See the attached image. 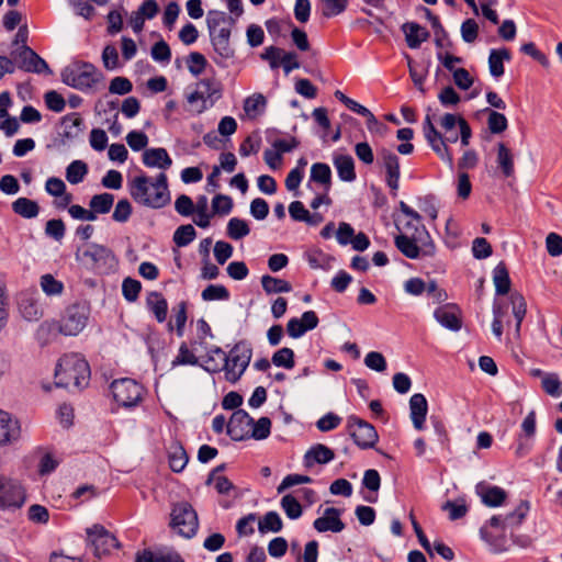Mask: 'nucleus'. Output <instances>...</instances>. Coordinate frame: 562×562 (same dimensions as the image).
<instances>
[{
    "instance_id": "nucleus-14",
    "label": "nucleus",
    "mask_w": 562,
    "mask_h": 562,
    "mask_svg": "<svg viewBox=\"0 0 562 562\" xmlns=\"http://www.w3.org/2000/svg\"><path fill=\"white\" fill-rule=\"evenodd\" d=\"M497 529L502 532L506 530L504 516L494 515L486 522V525L482 526L480 529L481 538L490 546L491 550L494 553H501L507 550V540L504 533L496 535L491 531L488 528Z\"/></svg>"
},
{
    "instance_id": "nucleus-42",
    "label": "nucleus",
    "mask_w": 562,
    "mask_h": 562,
    "mask_svg": "<svg viewBox=\"0 0 562 562\" xmlns=\"http://www.w3.org/2000/svg\"><path fill=\"white\" fill-rule=\"evenodd\" d=\"M87 173L88 166L82 160H74L66 168V179L71 184L82 182Z\"/></svg>"
},
{
    "instance_id": "nucleus-62",
    "label": "nucleus",
    "mask_w": 562,
    "mask_h": 562,
    "mask_svg": "<svg viewBox=\"0 0 562 562\" xmlns=\"http://www.w3.org/2000/svg\"><path fill=\"white\" fill-rule=\"evenodd\" d=\"M266 104V98L261 93H256L245 100L244 110L248 115L257 114L263 111Z\"/></svg>"
},
{
    "instance_id": "nucleus-59",
    "label": "nucleus",
    "mask_w": 562,
    "mask_h": 562,
    "mask_svg": "<svg viewBox=\"0 0 562 562\" xmlns=\"http://www.w3.org/2000/svg\"><path fill=\"white\" fill-rule=\"evenodd\" d=\"M424 11H425L426 18L429 20L432 31L435 33L436 45L438 47H442L443 46L442 41L448 36L447 32L445 31V29L437 15L432 14V12L427 8H424Z\"/></svg>"
},
{
    "instance_id": "nucleus-3",
    "label": "nucleus",
    "mask_w": 562,
    "mask_h": 562,
    "mask_svg": "<svg viewBox=\"0 0 562 562\" xmlns=\"http://www.w3.org/2000/svg\"><path fill=\"white\" fill-rule=\"evenodd\" d=\"M90 306L86 302L68 306L60 321L44 322L38 327V335L60 333L65 336H76L87 326Z\"/></svg>"
},
{
    "instance_id": "nucleus-6",
    "label": "nucleus",
    "mask_w": 562,
    "mask_h": 562,
    "mask_svg": "<svg viewBox=\"0 0 562 562\" xmlns=\"http://www.w3.org/2000/svg\"><path fill=\"white\" fill-rule=\"evenodd\" d=\"M75 257L80 265L91 270L105 271L116 265L113 251L95 243L78 247Z\"/></svg>"
},
{
    "instance_id": "nucleus-58",
    "label": "nucleus",
    "mask_w": 562,
    "mask_h": 562,
    "mask_svg": "<svg viewBox=\"0 0 562 562\" xmlns=\"http://www.w3.org/2000/svg\"><path fill=\"white\" fill-rule=\"evenodd\" d=\"M142 290V283L133 278H125L122 283V294L127 302H135Z\"/></svg>"
},
{
    "instance_id": "nucleus-33",
    "label": "nucleus",
    "mask_w": 562,
    "mask_h": 562,
    "mask_svg": "<svg viewBox=\"0 0 562 562\" xmlns=\"http://www.w3.org/2000/svg\"><path fill=\"white\" fill-rule=\"evenodd\" d=\"M493 282L495 292L498 295H505L510 290V278L507 267L504 262H499L493 270Z\"/></svg>"
},
{
    "instance_id": "nucleus-55",
    "label": "nucleus",
    "mask_w": 562,
    "mask_h": 562,
    "mask_svg": "<svg viewBox=\"0 0 562 562\" xmlns=\"http://www.w3.org/2000/svg\"><path fill=\"white\" fill-rule=\"evenodd\" d=\"M198 366L199 359L188 348L186 342H182L179 347V351L177 357L172 360L171 367L176 368L178 366Z\"/></svg>"
},
{
    "instance_id": "nucleus-25",
    "label": "nucleus",
    "mask_w": 562,
    "mask_h": 562,
    "mask_svg": "<svg viewBox=\"0 0 562 562\" xmlns=\"http://www.w3.org/2000/svg\"><path fill=\"white\" fill-rule=\"evenodd\" d=\"M61 137L64 140H72L80 136L83 131L85 122L79 113H69L61 117Z\"/></svg>"
},
{
    "instance_id": "nucleus-38",
    "label": "nucleus",
    "mask_w": 562,
    "mask_h": 562,
    "mask_svg": "<svg viewBox=\"0 0 562 562\" xmlns=\"http://www.w3.org/2000/svg\"><path fill=\"white\" fill-rule=\"evenodd\" d=\"M497 164L504 177L509 178L514 175V156L504 143L497 145Z\"/></svg>"
},
{
    "instance_id": "nucleus-56",
    "label": "nucleus",
    "mask_w": 562,
    "mask_h": 562,
    "mask_svg": "<svg viewBox=\"0 0 562 562\" xmlns=\"http://www.w3.org/2000/svg\"><path fill=\"white\" fill-rule=\"evenodd\" d=\"M271 429V420L268 417H260L257 422L254 420L250 429V438L256 440H263L269 437Z\"/></svg>"
},
{
    "instance_id": "nucleus-63",
    "label": "nucleus",
    "mask_w": 562,
    "mask_h": 562,
    "mask_svg": "<svg viewBox=\"0 0 562 562\" xmlns=\"http://www.w3.org/2000/svg\"><path fill=\"white\" fill-rule=\"evenodd\" d=\"M364 364L376 372H383L387 367L384 356L379 351L368 352L364 357Z\"/></svg>"
},
{
    "instance_id": "nucleus-53",
    "label": "nucleus",
    "mask_w": 562,
    "mask_h": 562,
    "mask_svg": "<svg viewBox=\"0 0 562 562\" xmlns=\"http://www.w3.org/2000/svg\"><path fill=\"white\" fill-rule=\"evenodd\" d=\"M541 386L547 394L553 397H559L562 394V382L557 373H546Z\"/></svg>"
},
{
    "instance_id": "nucleus-12",
    "label": "nucleus",
    "mask_w": 562,
    "mask_h": 562,
    "mask_svg": "<svg viewBox=\"0 0 562 562\" xmlns=\"http://www.w3.org/2000/svg\"><path fill=\"white\" fill-rule=\"evenodd\" d=\"M423 131L425 138L427 139L429 146L431 149L440 157L441 160L448 164L450 169L453 168L454 161L453 156L450 151V149L447 146V140L442 136L440 132L437 131L435 125L431 122V117L429 114L426 115L424 124H423Z\"/></svg>"
},
{
    "instance_id": "nucleus-11",
    "label": "nucleus",
    "mask_w": 562,
    "mask_h": 562,
    "mask_svg": "<svg viewBox=\"0 0 562 562\" xmlns=\"http://www.w3.org/2000/svg\"><path fill=\"white\" fill-rule=\"evenodd\" d=\"M347 429L353 442L360 449L373 448L379 440L375 428L364 419L355 415L348 417Z\"/></svg>"
},
{
    "instance_id": "nucleus-23",
    "label": "nucleus",
    "mask_w": 562,
    "mask_h": 562,
    "mask_svg": "<svg viewBox=\"0 0 562 562\" xmlns=\"http://www.w3.org/2000/svg\"><path fill=\"white\" fill-rule=\"evenodd\" d=\"M142 160L146 167L158 168L162 171L168 170L172 165L171 157L162 147L145 149L142 156Z\"/></svg>"
},
{
    "instance_id": "nucleus-24",
    "label": "nucleus",
    "mask_w": 562,
    "mask_h": 562,
    "mask_svg": "<svg viewBox=\"0 0 562 562\" xmlns=\"http://www.w3.org/2000/svg\"><path fill=\"white\" fill-rule=\"evenodd\" d=\"M409 411L414 427L417 430L424 429L428 412V403L426 397L420 393L413 394L409 398Z\"/></svg>"
},
{
    "instance_id": "nucleus-35",
    "label": "nucleus",
    "mask_w": 562,
    "mask_h": 562,
    "mask_svg": "<svg viewBox=\"0 0 562 562\" xmlns=\"http://www.w3.org/2000/svg\"><path fill=\"white\" fill-rule=\"evenodd\" d=\"M211 42L216 53L214 61L221 67H226L228 60H231L235 54L229 40H211Z\"/></svg>"
},
{
    "instance_id": "nucleus-15",
    "label": "nucleus",
    "mask_w": 562,
    "mask_h": 562,
    "mask_svg": "<svg viewBox=\"0 0 562 562\" xmlns=\"http://www.w3.org/2000/svg\"><path fill=\"white\" fill-rule=\"evenodd\" d=\"M87 536L95 557L109 553L111 548H120L117 539L100 524L87 528Z\"/></svg>"
},
{
    "instance_id": "nucleus-51",
    "label": "nucleus",
    "mask_w": 562,
    "mask_h": 562,
    "mask_svg": "<svg viewBox=\"0 0 562 562\" xmlns=\"http://www.w3.org/2000/svg\"><path fill=\"white\" fill-rule=\"evenodd\" d=\"M280 505L288 518L294 520L302 516V506L292 494L284 495L281 498Z\"/></svg>"
},
{
    "instance_id": "nucleus-39",
    "label": "nucleus",
    "mask_w": 562,
    "mask_h": 562,
    "mask_svg": "<svg viewBox=\"0 0 562 562\" xmlns=\"http://www.w3.org/2000/svg\"><path fill=\"white\" fill-rule=\"evenodd\" d=\"M12 210L24 218H33L38 215V204L27 198H19L12 203Z\"/></svg>"
},
{
    "instance_id": "nucleus-26",
    "label": "nucleus",
    "mask_w": 562,
    "mask_h": 562,
    "mask_svg": "<svg viewBox=\"0 0 562 562\" xmlns=\"http://www.w3.org/2000/svg\"><path fill=\"white\" fill-rule=\"evenodd\" d=\"M335 458L334 451L323 443L312 446L304 454V465L312 468L314 464H327Z\"/></svg>"
},
{
    "instance_id": "nucleus-32",
    "label": "nucleus",
    "mask_w": 562,
    "mask_h": 562,
    "mask_svg": "<svg viewBox=\"0 0 562 562\" xmlns=\"http://www.w3.org/2000/svg\"><path fill=\"white\" fill-rule=\"evenodd\" d=\"M22 317L29 322L38 321L43 316L41 304L32 296H23L19 302Z\"/></svg>"
},
{
    "instance_id": "nucleus-10",
    "label": "nucleus",
    "mask_w": 562,
    "mask_h": 562,
    "mask_svg": "<svg viewBox=\"0 0 562 562\" xmlns=\"http://www.w3.org/2000/svg\"><path fill=\"white\" fill-rule=\"evenodd\" d=\"M509 307H512V313L515 318L516 335L519 336L521 323L527 313L526 300L520 293H510L508 302L495 300L493 303V316L496 317V314H499V318L504 321L508 316Z\"/></svg>"
},
{
    "instance_id": "nucleus-36",
    "label": "nucleus",
    "mask_w": 562,
    "mask_h": 562,
    "mask_svg": "<svg viewBox=\"0 0 562 562\" xmlns=\"http://www.w3.org/2000/svg\"><path fill=\"white\" fill-rule=\"evenodd\" d=\"M223 358L224 350L221 347H212L206 353L204 364H201V367L210 373H220L225 368Z\"/></svg>"
},
{
    "instance_id": "nucleus-2",
    "label": "nucleus",
    "mask_w": 562,
    "mask_h": 562,
    "mask_svg": "<svg viewBox=\"0 0 562 562\" xmlns=\"http://www.w3.org/2000/svg\"><path fill=\"white\" fill-rule=\"evenodd\" d=\"M55 386L82 390L90 381L89 363L78 353L64 355L55 370Z\"/></svg>"
},
{
    "instance_id": "nucleus-7",
    "label": "nucleus",
    "mask_w": 562,
    "mask_h": 562,
    "mask_svg": "<svg viewBox=\"0 0 562 562\" xmlns=\"http://www.w3.org/2000/svg\"><path fill=\"white\" fill-rule=\"evenodd\" d=\"M252 357V349L249 344L241 340L235 344L228 353L224 351L223 368L225 379L235 384L239 381L248 368Z\"/></svg>"
},
{
    "instance_id": "nucleus-20",
    "label": "nucleus",
    "mask_w": 562,
    "mask_h": 562,
    "mask_svg": "<svg viewBox=\"0 0 562 562\" xmlns=\"http://www.w3.org/2000/svg\"><path fill=\"white\" fill-rule=\"evenodd\" d=\"M341 510L335 507H327L322 517L314 520L313 527L318 532H340L345 529V522L340 519Z\"/></svg>"
},
{
    "instance_id": "nucleus-27",
    "label": "nucleus",
    "mask_w": 562,
    "mask_h": 562,
    "mask_svg": "<svg viewBox=\"0 0 562 562\" xmlns=\"http://www.w3.org/2000/svg\"><path fill=\"white\" fill-rule=\"evenodd\" d=\"M333 164L341 181L352 182L357 178L355 160L348 154H334Z\"/></svg>"
},
{
    "instance_id": "nucleus-41",
    "label": "nucleus",
    "mask_w": 562,
    "mask_h": 562,
    "mask_svg": "<svg viewBox=\"0 0 562 562\" xmlns=\"http://www.w3.org/2000/svg\"><path fill=\"white\" fill-rule=\"evenodd\" d=\"M114 202V196L111 193L95 194L91 198L89 206L91 212L97 214H106L110 212Z\"/></svg>"
},
{
    "instance_id": "nucleus-5",
    "label": "nucleus",
    "mask_w": 562,
    "mask_h": 562,
    "mask_svg": "<svg viewBox=\"0 0 562 562\" xmlns=\"http://www.w3.org/2000/svg\"><path fill=\"white\" fill-rule=\"evenodd\" d=\"M103 79V74L94 65L86 61H77L61 71L63 82L80 91L92 89Z\"/></svg>"
},
{
    "instance_id": "nucleus-16",
    "label": "nucleus",
    "mask_w": 562,
    "mask_h": 562,
    "mask_svg": "<svg viewBox=\"0 0 562 562\" xmlns=\"http://www.w3.org/2000/svg\"><path fill=\"white\" fill-rule=\"evenodd\" d=\"M12 56L19 61V68L33 74H52L48 64L31 47H20Z\"/></svg>"
},
{
    "instance_id": "nucleus-49",
    "label": "nucleus",
    "mask_w": 562,
    "mask_h": 562,
    "mask_svg": "<svg viewBox=\"0 0 562 562\" xmlns=\"http://www.w3.org/2000/svg\"><path fill=\"white\" fill-rule=\"evenodd\" d=\"M294 351L289 347L277 350L271 358V362L279 368L293 369L295 366Z\"/></svg>"
},
{
    "instance_id": "nucleus-31",
    "label": "nucleus",
    "mask_w": 562,
    "mask_h": 562,
    "mask_svg": "<svg viewBox=\"0 0 562 562\" xmlns=\"http://www.w3.org/2000/svg\"><path fill=\"white\" fill-rule=\"evenodd\" d=\"M510 59V53L507 48L491 49L488 56V69L491 76L499 78L504 75V60Z\"/></svg>"
},
{
    "instance_id": "nucleus-48",
    "label": "nucleus",
    "mask_w": 562,
    "mask_h": 562,
    "mask_svg": "<svg viewBox=\"0 0 562 562\" xmlns=\"http://www.w3.org/2000/svg\"><path fill=\"white\" fill-rule=\"evenodd\" d=\"M196 237V232L191 224L179 226L173 233V243L178 247H186L191 244Z\"/></svg>"
},
{
    "instance_id": "nucleus-21",
    "label": "nucleus",
    "mask_w": 562,
    "mask_h": 562,
    "mask_svg": "<svg viewBox=\"0 0 562 562\" xmlns=\"http://www.w3.org/2000/svg\"><path fill=\"white\" fill-rule=\"evenodd\" d=\"M318 317L314 311H306L301 318L293 317L286 324V333L291 338H300L306 331L312 330L318 325Z\"/></svg>"
},
{
    "instance_id": "nucleus-1",
    "label": "nucleus",
    "mask_w": 562,
    "mask_h": 562,
    "mask_svg": "<svg viewBox=\"0 0 562 562\" xmlns=\"http://www.w3.org/2000/svg\"><path fill=\"white\" fill-rule=\"evenodd\" d=\"M127 187L131 198L142 206L158 210L171 201L168 177L165 172L156 177L140 172L128 181Z\"/></svg>"
},
{
    "instance_id": "nucleus-30",
    "label": "nucleus",
    "mask_w": 562,
    "mask_h": 562,
    "mask_svg": "<svg viewBox=\"0 0 562 562\" xmlns=\"http://www.w3.org/2000/svg\"><path fill=\"white\" fill-rule=\"evenodd\" d=\"M146 305L158 323H164L167 319L168 303L160 292H149L146 297Z\"/></svg>"
},
{
    "instance_id": "nucleus-9",
    "label": "nucleus",
    "mask_w": 562,
    "mask_h": 562,
    "mask_svg": "<svg viewBox=\"0 0 562 562\" xmlns=\"http://www.w3.org/2000/svg\"><path fill=\"white\" fill-rule=\"evenodd\" d=\"M111 392L114 401L122 407L132 408L137 406L145 394L144 386L133 379L115 380L111 383Z\"/></svg>"
},
{
    "instance_id": "nucleus-50",
    "label": "nucleus",
    "mask_w": 562,
    "mask_h": 562,
    "mask_svg": "<svg viewBox=\"0 0 562 562\" xmlns=\"http://www.w3.org/2000/svg\"><path fill=\"white\" fill-rule=\"evenodd\" d=\"M485 112L488 113L487 126L492 134H501L507 130L508 121L503 113L491 109H485Z\"/></svg>"
},
{
    "instance_id": "nucleus-64",
    "label": "nucleus",
    "mask_w": 562,
    "mask_h": 562,
    "mask_svg": "<svg viewBox=\"0 0 562 562\" xmlns=\"http://www.w3.org/2000/svg\"><path fill=\"white\" fill-rule=\"evenodd\" d=\"M150 55L154 60L159 63H169L171 59L170 47L164 40L153 45Z\"/></svg>"
},
{
    "instance_id": "nucleus-28",
    "label": "nucleus",
    "mask_w": 562,
    "mask_h": 562,
    "mask_svg": "<svg viewBox=\"0 0 562 562\" xmlns=\"http://www.w3.org/2000/svg\"><path fill=\"white\" fill-rule=\"evenodd\" d=\"M477 494L482 503L487 507H498L504 504L507 493L504 488L495 485H479Z\"/></svg>"
},
{
    "instance_id": "nucleus-18",
    "label": "nucleus",
    "mask_w": 562,
    "mask_h": 562,
    "mask_svg": "<svg viewBox=\"0 0 562 562\" xmlns=\"http://www.w3.org/2000/svg\"><path fill=\"white\" fill-rule=\"evenodd\" d=\"M435 319L451 331H459L462 327L461 311L456 304H443L434 312Z\"/></svg>"
},
{
    "instance_id": "nucleus-61",
    "label": "nucleus",
    "mask_w": 562,
    "mask_h": 562,
    "mask_svg": "<svg viewBox=\"0 0 562 562\" xmlns=\"http://www.w3.org/2000/svg\"><path fill=\"white\" fill-rule=\"evenodd\" d=\"M206 64L207 61L205 57L198 52L190 53V55L187 58L188 69L195 77L201 75L205 70Z\"/></svg>"
},
{
    "instance_id": "nucleus-22",
    "label": "nucleus",
    "mask_w": 562,
    "mask_h": 562,
    "mask_svg": "<svg viewBox=\"0 0 562 562\" xmlns=\"http://www.w3.org/2000/svg\"><path fill=\"white\" fill-rule=\"evenodd\" d=\"M21 436V426L11 414L0 411V446L16 441Z\"/></svg>"
},
{
    "instance_id": "nucleus-29",
    "label": "nucleus",
    "mask_w": 562,
    "mask_h": 562,
    "mask_svg": "<svg viewBox=\"0 0 562 562\" xmlns=\"http://www.w3.org/2000/svg\"><path fill=\"white\" fill-rule=\"evenodd\" d=\"M406 36L407 46L412 49L418 48L429 37V32L416 22H407L402 26Z\"/></svg>"
},
{
    "instance_id": "nucleus-54",
    "label": "nucleus",
    "mask_w": 562,
    "mask_h": 562,
    "mask_svg": "<svg viewBox=\"0 0 562 562\" xmlns=\"http://www.w3.org/2000/svg\"><path fill=\"white\" fill-rule=\"evenodd\" d=\"M441 509L448 513L451 520L460 519L468 513V506L463 499L447 501L442 504Z\"/></svg>"
},
{
    "instance_id": "nucleus-34",
    "label": "nucleus",
    "mask_w": 562,
    "mask_h": 562,
    "mask_svg": "<svg viewBox=\"0 0 562 562\" xmlns=\"http://www.w3.org/2000/svg\"><path fill=\"white\" fill-rule=\"evenodd\" d=\"M310 181L324 186L328 192L331 186V170L325 162H315L311 167Z\"/></svg>"
},
{
    "instance_id": "nucleus-8",
    "label": "nucleus",
    "mask_w": 562,
    "mask_h": 562,
    "mask_svg": "<svg viewBox=\"0 0 562 562\" xmlns=\"http://www.w3.org/2000/svg\"><path fill=\"white\" fill-rule=\"evenodd\" d=\"M170 527L177 533L186 539H191L196 535L199 528L198 514L187 502L173 505L171 510Z\"/></svg>"
},
{
    "instance_id": "nucleus-57",
    "label": "nucleus",
    "mask_w": 562,
    "mask_h": 562,
    "mask_svg": "<svg viewBox=\"0 0 562 562\" xmlns=\"http://www.w3.org/2000/svg\"><path fill=\"white\" fill-rule=\"evenodd\" d=\"M322 14L331 18L341 14L348 5V0H321Z\"/></svg>"
},
{
    "instance_id": "nucleus-46",
    "label": "nucleus",
    "mask_w": 562,
    "mask_h": 562,
    "mask_svg": "<svg viewBox=\"0 0 562 562\" xmlns=\"http://www.w3.org/2000/svg\"><path fill=\"white\" fill-rule=\"evenodd\" d=\"M236 20L233 16H228L223 11L211 10L206 16V24L209 31L216 30L217 27L234 25Z\"/></svg>"
},
{
    "instance_id": "nucleus-19",
    "label": "nucleus",
    "mask_w": 562,
    "mask_h": 562,
    "mask_svg": "<svg viewBox=\"0 0 562 562\" xmlns=\"http://www.w3.org/2000/svg\"><path fill=\"white\" fill-rule=\"evenodd\" d=\"M380 157L386 170V184L391 189L393 195H396L401 177L400 159L389 149H382L380 151Z\"/></svg>"
},
{
    "instance_id": "nucleus-40",
    "label": "nucleus",
    "mask_w": 562,
    "mask_h": 562,
    "mask_svg": "<svg viewBox=\"0 0 562 562\" xmlns=\"http://www.w3.org/2000/svg\"><path fill=\"white\" fill-rule=\"evenodd\" d=\"M261 285L267 294L289 293L292 291V285L290 282L283 279L271 277L269 274L261 277Z\"/></svg>"
},
{
    "instance_id": "nucleus-37",
    "label": "nucleus",
    "mask_w": 562,
    "mask_h": 562,
    "mask_svg": "<svg viewBox=\"0 0 562 562\" xmlns=\"http://www.w3.org/2000/svg\"><path fill=\"white\" fill-rule=\"evenodd\" d=\"M529 510L530 503L528 501H521L512 513L504 516L506 530L519 527L525 520Z\"/></svg>"
},
{
    "instance_id": "nucleus-13",
    "label": "nucleus",
    "mask_w": 562,
    "mask_h": 562,
    "mask_svg": "<svg viewBox=\"0 0 562 562\" xmlns=\"http://www.w3.org/2000/svg\"><path fill=\"white\" fill-rule=\"evenodd\" d=\"M25 502V491L15 480L0 475V509L20 508Z\"/></svg>"
},
{
    "instance_id": "nucleus-43",
    "label": "nucleus",
    "mask_w": 562,
    "mask_h": 562,
    "mask_svg": "<svg viewBox=\"0 0 562 562\" xmlns=\"http://www.w3.org/2000/svg\"><path fill=\"white\" fill-rule=\"evenodd\" d=\"M40 284L43 292L48 296H59L65 289L64 283L54 278L50 273L43 274Z\"/></svg>"
},
{
    "instance_id": "nucleus-60",
    "label": "nucleus",
    "mask_w": 562,
    "mask_h": 562,
    "mask_svg": "<svg viewBox=\"0 0 562 562\" xmlns=\"http://www.w3.org/2000/svg\"><path fill=\"white\" fill-rule=\"evenodd\" d=\"M233 200L225 194H216L212 200L213 214L227 215L232 212Z\"/></svg>"
},
{
    "instance_id": "nucleus-52",
    "label": "nucleus",
    "mask_w": 562,
    "mask_h": 562,
    "mask_svg": "<svg viewBox=\"0 0 562 562\" xmlns=\"http://www.w3.org/2000/svg\"><path fill=\"white\" fill-rule=\"evenodd\" d=\"M205 302L226 301L229 299V291L222 284H209L201 293Z\"/></svg>"
},
{
    "instance_id": "nucleus-4",
    "label": "nucleus",
    "mask_w": 562,
    "mask_h": 562,
    "mask_svg": "<svg viewBox=\"0 0 562 562\" xmlns=\"http://www.w3.org/2000/svg\"><path fill=\"white\" fill-rule=\"evenodd\" d=\"M395 247L408 259L434 257L436 246L425 226H418L412 234H400L394 238Z\"/></svg>"
},
{
    "instance_id": "nucleus-47",
    "label": "nucleus",
    "mask_w": 562,
    "mask_h": 562,
    "mask_svg": "<svg viewBox=\"0 0 562 562\" xmlns=\"http://www.w3.org/2000/svg\"><path fill=\"white\" fill-rule=\"evenodd\" d=\"M194 212L196 216L193 222L201 228H206L210 226V221L212 214L207 212V198L202 195L198 199L196 204L194 205Z\"/></svg>"
},
{
    "instance_id": "nucleus-44",
    "label": "nucleus",
    "mask_w": 562,
    "mask_h": 562,
    "mask_svg": "<svg viewBox=\"0 0 562 562\" xmlns=\"http://www.w3.org/2000/svg\"><path fill=\"white\" fill-rule=\"evenodd\" d=\"M283 522L280 515L277 512H268L265 514L262 519L259 521L258 529L260 532H279L282 530Z\"/></svg>"
},
{
    "instance_id": "nucleus-45",
    "label": "nucleus",
    "mask_w": 562,
    "mask_h": 562,
    "mask_svg": "<svg viewBox=\"0 0 562 562\" xmlns=\"http://www.w3.org/2000/svg\"><path fill=\"white\" fill-rule=\"evenodd\" d=\"M250 233L248 223L238 217H232L227 223V235L234 240H239Z\"/></svg>"
},
{
    "instance_id": "nucleus-17",
    "label": "nucleus",
    "mask_w": 562,
    "mask_h": 562,
    "mask_svg": "<svg viewBox=\"0 0 562 562\" xmlns=\"http://www.w3.org/2000/svg\"><path fill=\"white\" fill-rule=\"evenodd\" d=\"M254 418L244 411H235L227 422V435L235 441H241L250 438V429Z\"/></svg>"
}]
</instances>
